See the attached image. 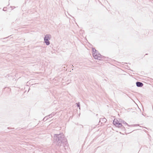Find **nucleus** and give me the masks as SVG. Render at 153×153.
<instances>
[{
  "mask_svg": "<svg viewBox=\"0 0 153 153\" xmlns=\"http://www.w3.org/2000/svg\"><path fill=\"white\" fill-rule=\"evenodd\" d=\"M92 50L93 53H94L95 52H96V51H97L95 49V48H92Z\"/></svg>",
  "mask_w": 153,
  "mask_h": 153,
  "instance_id": "9b49d317",
  "label": "nucleus"
},
{
  "mask_svg": "<svg viewBox=\"0 0 153 153\" xmlns=\"http://www.w3.org/2000/svg\"><path fill=\"white\" fill-rule=\"evenodd\" d=\"M77 106L78 107H79V108H80V105L79 102H78L76 103Z\"/></svg>",
  "mask_w": 153,
  "mask_h": 153,
  "instance_id": "9d476101",
  "label": "nucleus"
},
{
  "mask_svg": "<svg viewBox=\"0 0 153 153\" xmlns=\"http://www.w3.org/2000/svg\"><path fill=\"white\" fill-rule=\"evenodd\" d=\"M136 84V86L139 87H141L143 85V84L142 82H137Z\"/></svg>",
  "mask_w": 153,
  "mask_h": 153,
  "instance_id": "7ed1b4c3",
  "label": "nucleus"
},
{
  "mask_svg": "<svg viewBox=\"0 0 153 153\" xmlns=\"http://www.w3.org/2000/svg\"><path fill=\"white\" fill-rule=\"evenodd\" d=\"M116 126L120 128L123 126V125L121 123H119V122L117 124V125Z\"/></svg>",
  "mask_w": 153,
  "mask_h": 153,
  "instance_id": "423d86ee",
  "label": "nucleus"
},
{
  "mask_svg": "<svg viewBox=\"0 0 153 153\" xmlns=\"http://www.w3.org/2000/svg\"><path fill=\"white\" fill-rule=\"evenodd\" d=\"M54 142L58 146H61L62 144L64 146L67 145V141L63 133L55 134L53 137Z\"/></svg>",
  "mask_w": 153,
  "mask_h": 153,
  "instance_id": "f257e3e1",
  "label": "nucleus"
},
{
  "mask_svg": "<svg viewBox=\"0 0 153 153\" xmlns=\"http://www.w3.org/2000/svg\"><path fill=\"white\" fill-rule=\"evenodd\" d=\"M51 36L50 34H46L44 38V41L46 45H50V42L49 40L51 39Z\"/></svg>",
  "mask_w": 153,
  "mask_h": 153,
  "instance_id": "f03ea898",
  "label": "nucleus"
},
{
  "mask_svg": "<svg viewBox=\"0 0 153 153\" xmlns=\"http://www.w3.org/2000/svg\"><path fill=\"white\" fill-rule=\"evenodd\" d=\"M92 55L94 58L95 59H97V58H98V55L97 54H95V53H93Z\"/></svg>",
  "mask_w": 153,
  "mask_h": 153,
  "instance_id": "39448f33",
  "label": "nucleus"
},
{
  "mask_svg": "<svg viewBox=\"0 0 153 153\" xmlns=\"http://www.w3.org/2000/svg\"><path fill=\"white\" fill-rule=\"evenodd\" d=\"M94 53H95V54H97V53H98V52H97V51H96V52H94Z\"/></svg>",
  "mask_w": 153,
  "mask_h": 153,
  "instance_id": "ddd939ff",
  "label": "nucleus"
},
{
  "mask_svg": "<svg viewBox=\"0 0 153 153\" xmlns=\"http://www.w3.org/2000/svg\"><path fill=\"white\" fill-rule=\"evenodd\" d=\"M101 119H102V121L104 122V123H105L106 122V121H107V120L105 118H103L102 119H100V121L99 122V123H100V120H101Z\"/></svg>",
  "mask_w": 153,
  "mask_h": 153,
  "instance_id": "6e6552de",
  "label": "nucleus"
},
{
  "mask_svg": "<svg viewBox=\"0 0 153 153\" xmlns=\"http://www.w3.org/2000/svg\"><path fill=\"white\" fill-rule=\"evenodd\" d=\"M98 55H100V56H98V58H97V59H99V60H101L102 59V57L101 56V55L99 53L98 54Z\"/></svg>",
  "mask_w": 153,
  "mask_h": 153,
  "instance_id": "1a4fd4ad",
  "label": "nucleus"
},
{
  "mask_svg": "<svg viewBox=\"0 0 153 153\" xmlns=\"http://www.w3.org/2000/svg\"><path fill=\"white\" fill-rule=\"evenodd\" d=\"M119 122L118 120L114 119L113 121V123L114 125H115L116 126Z\"/></svg>",
  "mask_w": 153,
  "mask_h": 153,
  "instance_id": "20e7f679",
  "label": "nucleus"
},
{
  "mask_svg": "<svg viewBox=\"0 0 153 153\" xmlns=\"http://www.w3.org/2000/svg\"><path fill=\"white\" fill-rule=\"evenodd\" d=\"M54 115V113H52L51 114H50L49 116H49L50 117L51 116H52V115Z\"/></svg>",
  "mask_w": 153,
  "mask_h": 153,
  "instance_id": "f8f14e48",
  "label": "nucleus"
},
{
  "mask_svg": "<svg viewBox=\"0 0 153 153\" xmlns=\"http://www.w3.org/2000/svg\"><path fill=\"white\" fill-rule=\"evenodd\" d=\"M123 123L124 124H126V125H128V126L129 127H132L133 126H136V125H128L126 122H124V121H123Z\"/></svg>",
  "mask_w": 153,
  "mask_h": 153,
  "instance_id": "0eeeda50",
  "label": "nucleus"
}]
</instances>
